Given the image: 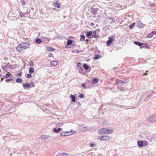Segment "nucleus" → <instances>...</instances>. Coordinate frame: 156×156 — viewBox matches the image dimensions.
<instances>
[{
    "label": "nucleus",
    "mask_w": 156,
    "mask_h": 156,
    "mask_svg": "<svg viewBox=\"0 0 156 156\" xmlns=\"http://www.w3.org/2000/svg\"><path fill=\"white\" fill-rule=\"evenodd\" d=\"M29 44L28 43L25 42L22 43L18 45L16 48V50L18 52H21L27 48L29 46Z\"/></svg>",
    "instance_id": "f257e3e1"
},
{
    "label": "nucleus",
    "mask_w": 156,
    "mask_h": 156,
    "mask_svg": "<svg viewBox=\"0 0 156 156\" xmlns=\"http://www.w3.org/2000/svg\"><path fill=\"white\" fill-rule=\"evenodd\" d=\"M98 139L103 140H108L110 139V137L107 135L100 136H98Z\"/></svg>",
    "instance_id": "f03ea898"
},
{
    "label": "nucleus",
    "mask_w": 156,
    "mask_h": 156,
    "mask_svg": "<svg viewBox=\"0 0 156 156\" xmlns=\"http://www.w3.org/2000/svg\"><path fill=\"white\" fill-rule=\"evenodd\" d=\"M148 121H156V114H154L150 116L147 118Z\"/></svg>",
    "instance_id": "7ed1b4c3"
},
{
    "label": "nucleus",
    "mask_w": 156,
    "mask_h": 156,
    "mask_svg": "<svg viewBox=\"0 0 156 156\" xmlns=\"http://www.w3.org/2000/svg\"><path fill=\"white\" fill-rule=\"evenodd\" d=\"M106 128H102L98 132V134H106Z\"/></svg>",
    "instance_id": "20e7f679"
},
{
    "label": "nucleus",
    "mask_w": 156,
    "mask_h": 156,
    "mask_svg": "<svg viewBox=\"0 0 156 156\" xmlns=\"http://www.w3.org/2000/svg\"><path fill=\"white\" fill-rule=\"evenodd\" d=\"M137 144L140 148L144 146V143L142 140H138Z\"/></svg>",
    "instance_id": "39448f33"
},
{
    "label": "nucleus",
    "mask_w": 156,
    "mask_h": 156,
    "mask_svg": "<svg viewBox=\"0 0 156 156\" xmlns=\"http://www.w3.org/2000/svg\"><path fill=\"white\" fill-rule=\"evenodd\" d=\"M23 87L24 88H31V87L30 85L27 83H26L25 84H23Z\"/></svg>",
    "instance_id": "423d86ee"
},
{
    "label": "nucleus",
    "mask_w": 156,
    "mask_h": 156,
    "mask_svg": "<svg viewBox=\"0 0 156 156\" xmlns=\"http://www.w3.org/2000/svg\"><path fill=\"white\" fill-rule=\"evenodd\" d=\"M106 134H111L113 131V129H106Z\"/></svg>",
    "instance_id": "0eeeda50"
},
{
    "label": "nucleus",
    "mask_w": 156,
    "mask_h": 156,
    "mask_svg": "<svg viewBox=\"0 0 156 156\" xmlns=\"http://www.w3.org/2000/svg\"><path fill=\"white\" fill-rule=\"evenodd\" d=\"M113 39L111 37H109V38L108 40L107 41V44L108 45L112 43V41H113Z\"/></svg>",
    "instance_id": "6e6552de"
},
{
    "label": "nucleus",
    "mask_w": 156,
    "mask_h": 156,
    "mask_svg": "<svg viewBox=\"0 0 156 156\" xmlns=\"http://www.w3.org/2000/svg\"><path fill=\"white\" fill-rule=\"evenodd\" d=\"M124 83V82L123 81H122L120 80H118L117 82L115 83V84H120V86H122V85Z\"/></svg>",
    "instance_id": "1a4fd4ad"
},
{
    "label": "nucleus",
    "mask_w": 156,
    "mask_h": 156,
    "mask_svg": "<svg viewBox=\"0 0 156 156\" xmlns=\"http://www.w3.org/2000/svg\"><path fill=\"white\" fill-rule=\"evenodd\" d=\"M50 136H50L43 135L41 136V137L42 140H45L48 139Z\"/></svg>",
    "instance_id": "9d476101"
},
{
    "label": "nucleus",
    "mask_w": 156,
    "mask_h": 156,
    "mask_svg": "<svg viewBox=\"0 0 156 156\" xmlns=\"http://www.w3.org/2000/svg\"><path fill=\"white\" fill-rule=\"evenodd\" d=\"M58 62L57 61H52L51 62L50 64L51 66H55L56 65L58 64Z\"/></svg>",
    "instance_id": "9b49d317"
},
{
    "label": "nucleus",
    "mask_w": 156,
    "mask_h": 156,
    "mask_svg": "<svg viewBox=\"0 0 156 156\" xmlns=\"http://www.w3.org/2000/svg\"><path fill=\"white\" fill-rule=\"evenodd\" d=\"M29 72L30 74L33 73L34 72V69L32 67H30L29 69Z\"/></svg>",
    "instance_id": "f8f14e48"
},
{
    "label": "nucleus",
    "mask_w": 156,
    "mask_h": 156,
    "mask_svg": "<svg viewBox=\"0 0 156 156\" xmlns=\"http://www.w3.org/2000/svg\"><path fill=\"white\" fill-rule=\"evenodd\" d=\"M70 98L72 99V101L73 102H74L75 101L76 97L75 96L73 95H71Z\"/></svg>",
    "instance_id": "ddd939ff"
},
{
    "label": "nucleus",
    "mask_w": 156,
    "mask_h": 156,
    "mask_svg": "<svg viewBox=\"0 0 156 156\" xmlns=\"http://www.w3.org/2000/svg\"><path fill=\"white\" fill-rule=\"evenodd\" d=\"M93 35L94 37L95 38H98L99 37V36L96 35V32L95 31H94L93 33Z\"/></svg>",
    "instance_id": "4468645a"
},
{
    "label": "nucleus",
    "mask_w": 156,
    "mask_h": 156,
    "mask_svg": "<svg viewBox=\"0 0 156 156\" xmlns=\"http://www.w3.org/2000/svg\"><path fill=\"white\" fill-rule=\"evenodd\" d=\"M42 42V41L39 38H36L35 39V42L40 44Z\"/></svg>",
    "instance_id": "2eb2a0df"
},
{
    "label": "nucleus",
    "mask_w": 156,
    "mask_h": 156,
    "mask_svg": "<svg viewBox=\"0 0 156 156\" xmlns=\"http://www.w3.org/2000/svg\"><path fill=\"white\" fill-rule=\"evenodd\" d=\"M55 156H68V155L65 153H60L57 154Z\"/></svg>",
    "instance_id": "dca6fc26"
},
{
    "label": "nucleus",
    "mask_w": 156,
    "mask_h": 156,
    "mask_svg": "<svg viewBox=\"0 0 156 156\" xmlns=\"http://www.w3.org/2000/svg\"><path fill=\"white\" fill-rule=\"evenodd\" d=\"M92 34V33L91 31H89V32H87L86 33V36L87 37H89Z\"/></svg>",
    "instance_id": "f3484780"
},
{
    "label": "nucleus",
    "mask_w": 156,
    "mask_h": 156,
    "mask_svg": "<svg viewBox=\"0 0 156 156\" xmlns=\"http://www.w3.org/2000/svg\"><path fill=\"white\" fill-rule=\"evenodd\" d=\"M73 43V41L70 39H69L67 42V45H71Z\"/></svg>",
    "instance_id": "a211bd4d"
},
{
    "label": "nucleus",
    "mask_w": 156,
    "mask_h": 156,
    "mask_svg": "<svg viewBox=\"0 0 156 156\" xmlns=\"http://www.w3.org/2000/svg\"><path fill=\"white\" fill-rule=\"evenodd\" d=\"M16 82L18 83H22L23 82V80L21 79L18 78L16 80Z\"/></svg>",
    "instance_id": "6ab92c4d"
},
{
    "label": "nucleus",
    "mask_w": 156,
    "mask_h": 156,
    "mask_svg": "<svg viewBox=\"0 0 156 156\" xmlns=\"http://www.w3.org/2000/svg\"><path fill=\"white\" fill-rule=\"evenodd\" d=\"M134 43L136 45L140 46H141L143 44V43L138 41H135Z\"/></svg>",
    "instance_id": "aec40b11"
},
{
    "label": "nucleus",
    "mask_w": 156,
    "mask_h": 156,
    "mask_svg": "<svg viewBox=\"0 0 156 156\" xmlns=\"http://www.w3.org/2000/svg\"><path fill=\"white\" fill-rule=\"evenodd\" d=\"M154 93L156 94V92L154 91H152L151 92H147V94H148V96H151Z\"/></svg>",
    "instance_id": "412c9836"
},
{
    "label": "nucleus",
    "mask_w": 156,
    "mask_h": 156,
    "mask_svg": "<svg viewBox=\"0 0 156 156\" xmlns=\"http://www.w3.org/2000/svg\"><path fill=\"white\" fill-rule=\"evenodd\" d=\"M136 23H133L131 24L129 26V29H131L133 28L134 27Z\"/></svg>",
    "instance_id": "4be33fe9"
},
{
    "label": "nucleus",
    "mask_w": 156,
    "mask_h": 156,
    "mask_svg": "<svg viewBox=\"0 0 156 156\" xmlns=\"http://www.w3.org/2000/svg\"><path fill=\"white\" fill-rule=\"evenodd\" d=\"M80 36L81 37L80 40L81 41H84L85 38V36L83 35H81Z\"/></svg>",
    "instance_id": "5701e85b"
},
{
    "label": "nucleus",
    "mask_w": 156,
    "mask_h": 156,
    "mask_svg": "<svg viewBox=\"0 0 156 156\" xmlns=\"http://www.w3.org/2000/svg\"><path fill=\"white\" fill-rule=\"evenodd\" d=\"M154 34L153 33H152V32L151 33H150L148 34L147 35V37L148 38H150L152 37L153 36Z\"/></svg>",
    "instance_id": "b1692460"
},
{
    "label": "nucleus",
    "mask_w": 156,
    "mask_h": 156,
    "mask_svg": "<svg viewBox=\"0 0 156 156\" xmlns=\"http://www.w3.org/2000/svg\"><path fill=\"white\" fill-rule=\"evenodd\" d=\"M47 49H48L47 50L49 51H53L55 50L54 48L50 47H48Z\"/></svg>",
    "instance_id": "393cba45"
},
{
    "label": "nucleus",
    "mask_w": 156,
    "mask_h": 156,
    "mask_svg": "<svg viewBox=\"0 0 156 156\" xmlns=\"http://www.w3.org/2000/svg\"><path fill=\"white\" fill-rule=\"evenodd\" d=\"M138 24L139 25V27H144L143 24L140 21H139L138 23Z\"/></svg>",
    "instance_id": "a878e982"
},
{
    "label": "nucleus",
    "mask_w": 156,
    "mask_h": 156,
    "mask_svg": "<svg viewBox=\"0 0 156 156\" xmlns=\"http://www.w3.org/2000/svg\"><path fill=\"white\" fill-rule=\"evenodd\" d=\"M83 67L86 69L87 70L89 69V66L86 64H84L83 65Z\"/></svg>",
    "instance_id": "bb28decb"
},
{
    "label": "nucleus",
    "mask_w": 156,
    "mask_h": 156,
    "mask_svg": "<svg viewBox=\"0 0 156 156\" xmlns=\"http://www.w3.org/2000/svg\"><path fill=\"white\" fill-rule=\"evenodd\" d=\"M55 6L57 7L59 9L60 8V4L57 3L55 4Z\"/></svg>",
    "instance_id": "cd10ccee"
},
{
    "label": "nucleus",
    "mask_w": 156,
    "mask_h": 156,
    "mask_svg": "<svg viewBox=\"0 0 156 156\" xmlns=\"http://www.w3.org/2000/svg\"><path fill=\"white\" fill-rule=\"evenodd\" d=\"M93 81L94 83H96L98 81V80L97 78H95L94 79Z\"/></svg>",
    "instance_id": "c85d7f7f"
},
{
    "label": "nucleus",
    "mask_w": 156,
    "mask_h": 156,
    "mask_svg": "<svg viewBox=\"0 0 156 156\" xmlns=\"http://www.w3.org/2000/svg\"><path fill=\"white\" fill-rule=\"evenodd\" d=\"M13 78H10L9 79H7L5 80V82L7 83H8L10 81H12L13 80Z\"/></svg>",
    "instance_id": "c756f323"
},
{
    "label": "nucleus",
    "mask_w": 156,
    "mask_h": 156,
    "mask_svg": "<svg viewBox=\"0 0 156 156\" xmlns=\"http://www.w3.org/2000/svg\"><path fill=\"white\" fill-rule=\"evenodd\" d=\"M82 129V130L83 131H84L86 130V129H88V127H83L81 128Z\"/></svg>",
    "instance_id": "7c9ffc66"
},
{
    "label": "nucleus",
    "mask_w": 156,
    "mask_h": 156,
    "mask_svg": "<svg viewBox=\"0 0 156 156\" xmlns=\"http://www.w3.org/2000/svg\"><path fill=\"white\" fill-rule=\"evenodd\" d=\"M99 55H96L94 56V59H98L99 58Z\"/></svg>",
    "instance_id": "2f4dec72"
},
{
    "label": "nucleus",
    "mask_w": 156,
    "mask_h": 156,
    "mask_svg": "<svg viewBox=\"0 0 156 156\" xmlns=\"http://www.w3.org/2000/svg\"><path fill=\"white\" fill-rule=\"evenodd\" d=\"M53 131L56 133H58L59 132L58 131V129L56 128H54L53 129Z\"/></svg>",
    "instance_id": "473e14b6"
},
{
    "label": "nucleus",
    "mask_w": 156,
    "mask_h": 156,
    "mask_svg": "<svg viewBox=\"0 0 156 156\" xmlns=\"http://www.w3.org/2000/svg\"><path fill=\"white\" fill-rule=\"evenodd\" d=\"M63 38H64L63 36H60L57 37V38L58 39H62Z\"/></svg>",
    "instance_id": "72a5a7b5"
},
{
    "label": "nucleus",
    "mask_w": 156,
    "mask_h": 156,
    "mask_svg": "<svg viewBox=\"0 0 156 156\" xmlns=\"http://www.w3.org/2000/svg\"><path fill=\"white\" fill-rule=\"evenodd\" d=\"M9 77V75H8V74H6L3 76V78H6Z\"/></svg>",
    "instance_id": "f704fd0d"
},
{
    "label": "nucleus",
    "mask_w": 156,
    "mask_h": 156,
    "mask_svg": "<svg viewBox=\"0 0 156 156\" xmlns=\"http://www.w3.org/2000/svg\"><path fill=\"white\" fill-rule=\"evenodd\" d=\"M148 144V143L146 141H144V145L145 146H147Z\"/></svg>",
    "instance_id": "c9c22d12"
},
{
    "label": "nucleus",
    "mask_w": 156,
    "mask_h": 156,
    "mask_svg": "<svg viewBox=\"0 0 156 156\" xmlns=\"http://www.w3.org/2000/svg\"><path fill=\"white\" fill-rule=\"evenodd\" d=\"M25 15V13H20L19 16L21 17H22L24 16Z\"/></svg>",
    "instance_id": "e433bc0d"
},
{
    "label": "nucleus",
    "mask_w": 156,
    "mask_h": 156,
    "mask_svg": "<svg viewBox=\"0 0 156 156\" xmlns=\"http://www.w3.org/2000/svg\"><path fill=\"white\" fill-rule=\"evenodd\" d=\"M60 134L61 136H66L67 135L65 134V133L64 132L61 133Z\"/></svg>",
    "instance_id": "4c0bfd02"
},
{
    "label": "nucleus",
    "mask_w": 156,
    "mask_h": 156,
    "mask_svg": "<svg viewBox=\"0 0 156 156\" xmlns=\"http://www.w3.org/2000/svg\"><path fill=\"white\" fill-rule=\"evenodd\" d=\"M79 97L80 98H83L84 97V95L83 94H80L79 96Z\"/></svg>",
    "instance_id": "58836bf2"
},
{
    "label": "nucleus",
    "mask_w": 156,
    "mask_h": 156,
    "mask_svg": "<svg viewBox=\"0 0 156 156\" xmlns=\"http://www.w3.org/2000/svg\"><path fill=\"white\" fill-rule=\"evenodd\" d=\"M6 67L7 66H2V68L3 70H4L6 69Z\"/></svg>",
    "instance_id": "ea45409f"
},
{
    "label": "nucleus",
    "mask_w": 156,
    "mask_h": 156,
    "mask_svg": "<svg viewBox=\"0 0 156 156\" xmlns=\"http://www.w3.org/2000/svg\"><path fill=\"white\" fill-rule=\"evenodd\" d=\"M82 86L84 87L85 89L86 88V85L85 83H82Z\"/></svg>",
    "instance_id": "a19ab883"
},
{
    "label": "nucleus",
    "mask_w": 156,
    "mask_h": 156,
    "mask_svg": "<svg viewBox=\"0 0 156 156\" xmlns=\"http://www.w3.org/2000/svg\"><path fill=\"white\" fill-rule=\"evenodd\" d=\"M31 76H31V74H27V78H30L31 77Z\"/></svg>",
    "instance_id": "79ce46f5"
},
{
    "label": "nucleus",
    "mask_w": 156,
    "mask_h": 156,
    "mask_svg": "<svg viewBox=\"0 0 156 156\" xmlns=\"http://www.w3.org/2000/svg\"><path fill=\"white\" fill-rule=\"evenodd\" d=\"M46 39L45 40H46L48 41H50V38H48L45 37Z\"/></svg>",
    "instance_id": "37998d69"
},
{
    "label": "nucleus",
    "mask_w": 156,
    "mask_h": 156,
    "mask_svg": "<svg viewBox=\"0 0 156 156\" xmlns=\"http://www.w3.org/2000/svg\"><path fill=\"white\" fill-rule=\"evenodd\" d=\"M29 65L30 66H32L33 65V62L32 61H31L29 63Z\"/></svg>",
    "instance_id": "c03bdc74"
},
{
    "label": "nucleus",
    "mask_w": 156,
    "mask_h": 156,
    "mask_svg": "<svg viewBox=\"0 0 156 156\" xmlns=\"http://www.w3.org/2000/svg\"><path fill=\"white\" fill-rule=\"evenodd\" d=\"M90 146L92 147H93L94 146V143H90Z\"/></svg>",
    "instance_id": "a18cd8bd"
},
{
    "label": "nucleus",
    "mask_w": 156,
    "mask_h": 156,
    "mask_svg": "<svg viewBox=\"0 0 156 156\" xmlns=\"http://www.w3.org/2000/svg\"><path fill=\"white\" fill-rule=\"evenodd\" d=\"M152 33H153L154 34H156V30L154 31L151 32Z\"/></svg>",
    "instance_id": "49530a36"
},
{
    "label": "nucleus",
    "mask_w": 156,
    "mask_h": 156,
    "mask_svg": "<svg viewBox=\"0 0 156 156\" xmlns=\"http://www.w3.org/2000/svg\"><path fill=\"white\" fill-rule=\"evenodd\" d=\"M81 66V63L80 62H79L77 63V66L78 67H80Z\"/></svg>",
    "instance_id": "de8ad7c7"
},
{
    "label": "nucleus",
    "mask_w": 156,
    "mask_h": 156,
    "mask_svg": "<svg viewBox=\"0 0 156 156\" xmlns=\"http://www.w3.org/2000/svg\"><path fill=\"white\" fill-rule=\"evenodd\" d=\"M22 4L23 5H25V4H26L25 2L24 1H23V0H22Z\"/></svg>",
    "instance_id": "09e8293b"
},
{
    "label": "nucleus",
    "mask_w": 156,
    "mask_h": 156,
    "mask_svg": "<svg viewBox=\"0 0 156 156\" xmlns=\"http://www.w3.org/2000/svg\"><path fill=\"white\" fill-rule=\"evenodd\" d=\"M21 73H18V76H21Z\"/></svg>",
    "instance_id": "8fccbe9b"
},
{
    "label": "nucleus",
    "mask_w": 156,
    "mask_h": 156,
    "mask_svg": "<svg viewBox=\"0 0 156 156\" xmlns=\"http://www.w3.org/2000/svg\"><path fill=\"white\" fill-rule=\"evenodd\" d=\"M119 89L121 91H123L124 90V89L120 87L119 88Z\"/></svg>",
    "instance_id": "3c124183"
},
{
    "label": "nucleus",
    "mask_w": 156,
    "mask_h": 156,
    "mask_svg": "<svg viewBox=\"0 0 156 156\" xmlns=\"http://www.w3.org/2000/svg\"><path fill=\"white\" fill-rule=\"evenodd\" d=\"M6 74H8V75H9V77L10 76V75H11V74L9 72H7V73Z\"/></svg>",
    "instance_id": "603ef678"
},
{
    "label": "nucleus",
    "mask_w": 156,
    "mask_h": 156,
    "mask_svg": "<svg viewBox=\"0 0 156 156\" xmlns=\"http://www.w3.org/2000/svg\"><path fill=\"white\" fill-rule=\"evenodd\" d=\"M79 51H79V50H78V49H77V50H76V53H79Z\"/></svg>",
    "instance_id": "864d4df0"
},
{
    "label": "nucleus",
    "mask_w": 156,
    "mask_h": 156,
    "mask_svg": "<svg viewBox=\"0 0 156 156\" xmlns=\"http://www.w3.org/2000/svg\"><path fill=\"white\" fill-rule=\"evenodd\" d=\"M49 57H51L52 56V54H50L49 56Z\"/></svg>",
    "instance_id": "5fc2aeb1"
},
{
    "label": "nucleus",
    "mask_w": 156,
    "mask_h": 156,
    "mask_svg": "<svg viewBox=\"0 0 156 156\" xmlns=\"http://www.w3.org/2000/svg\"><path fill=\"white\" fill-rule=\"evenodd\" d=\"M58 131L59 132L61 130V128H58Z\"/></svg>",
    "instance_id": "6e6d98bb"
},
{
    "label": "nucleus",
    "mask_w": 156,
    "mask_h": 156,
    "mask_svg": "<svg viewBox=\"0 0 156 156\" xmlns=\"http://www.w3.org/2000/svg\"><path fill=\"white\" fill-rule=\"evenodd\" d=\"M4 79V78H3H3H1V82Z\"/></svg>",
    "instance_id": "4d7b16f0"
},
{
    "label": "nucleus",
    "mask_w": 156,
    "mask_h": 156,
    "mask_svg": "<svg viewBox=\"0 0 156 156\" xmlns=\"http://www.w3.org/2000/svg\"><path fill=\"white\" fill-rule=\"evenodd\" d=\"M91 25L92 26H94V24L92 23H91Z\"/></svg>",
    "instance_id": "13d9d810"
},
{
    "label": "nucleus",
    "mask_w": 156,
    "mask_h": 156,
    "mask_svg": "<svg viewBox=\"0 0 156 156\" xmlns=\"http://www.w3.org/2000/svg\"><path fill=\"white\" fill-rule=\"evenodd\" d=\"M80 69H83V68L82 67H80Z\"/></svg>",
    "instance_id": "bf43d9fd"
},
{
    "label": "nucleus",
    "mask_w": 156,
    "mask_h": 156,
    "mask_svg": "<svg viewBox=\"0 0 156 156\" xmlns=\"http://www.w3.org/2000/svg\"><path fill=\"white\" fill-rule=\"evenodd\" d=\"M146 74V73H144V75H145Z\"/></svg>",
    "instance_id": "052dcab7"
},
{
    "label": "nucleus",
    "mask_w": 156,
    "mask_h": 156,
    "mask_svg": "<svg viewBox=\"0 0 156 156\" xmlns=\"http://www.w3.org/2000/svg\"><path fill=\"white\" fill-rule=\"evenodd\" d=\"M34 87V85H33V87Z\"/></svg>",
    "instance_id": "680f3d73"
},
{
    "label": "nucleus",
    "mask_w": 156,
    "mask_h": 156,
    "mask_svg": "<svg viewBox=\"0 0 156 156\" xmlns=\"http://www.w3.org/2000/svg\"><path fill=\"white\" fill-rule=\"evenodd\" d=\"M96 9L97 10V11H98V9Z\"/></svg>",
    "instance_id": "e2e57ef3"
},
{
    "label": "nucleus",
    "mask_w": 156,
    "mask_h": 156,
    "mask_svg": "<svg viewBox=\"0 0 156 156\" xmlns=\"http://www.w3.org/2000/svg\"><path fill=\"white\" fill-rule=\"evenodd\" d=\"M2 74H0V76H1Z\"/></svg>",
    "instance_id": "0e129e2a"
},
{
    "label": "nucleus",
    "mask_w": 156,
    "mask_h": 156,
    "mask_svg": "<svg viewBox=\"0 0 156 156\" xmlns=\"http://www.w3.org/2000/svg\"><path fill=\"white\" fill-rule=\"evenodd\" d=\"M12 155V154H10V156H11Z\"/></svg>",
    "instance_id": "69168bd1"
},
{
    "label": "nucleus",
    "mask_w": 156,
    "mask_h": 156,
    "mask_svg": "<svg viewBox=\"0 0 156 156\" xmlns=\"http://www.w3.org/2000/svg\"><path fill=\"white\" fill-rule=\"evenodd\" d=\"M114 156H116V155H114Z\"/></svg>",
    "instance_id": "338daca9"
}]
</instances>
